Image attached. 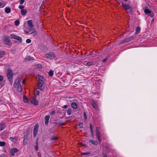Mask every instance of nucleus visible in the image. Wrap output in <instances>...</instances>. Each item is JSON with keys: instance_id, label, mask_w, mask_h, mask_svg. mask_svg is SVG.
Masks as SVG:
<instances>
[{"instance_id": "obj_41", "label": "nucleus", "mask_w": 157, "mask_h": 157, "mask_svg": "<svg viewBox=\"0 0 157 157\" xmlns=\"http://www.w3.org/2000/svg\"><path fill=\"white\" fill-rule=\"evenodd\" d=\"M25 2V0H20V3L21 4H23Z\"/></svg>"}, {"instance_id": "obj_53", "label": "nucleus", "mask_w": 157, "mask_h": 157, "mask_svg": "<svg viewBox=\"0 0 157 157\" xmlns=\"http://www.w3.org/2000/svg\"><path fill=\"white\" fill-rule=\"evenodd\" d=\"M22 82L23 83H25V79H24L23 80V81H22Z\"/></svg>"}, {"instance_id": "obj_40", "label": "nucleus", "mask_w": 157, "mask_h": 157, "mask_svg": "<svg viewBox=\"0 0 157 157\" xmlns=\"http://www.w3.org/2000/svg\"><path fill=\"white\" fill-rule=\"evenodd\" d=\"M78 126L79 128H82L83 127L82 123H80L79 124Z\"/></svg>"}, {"instance_id": "obj_17", "label": "nucleus", "mask_w": 157, "mask_h": 157, "mask_svg": "<svg viewBox=\"0 0 157 157\" xmlns=\"http://www.w3.org/2000/svg\"><path fill=\"white\" fill-rule=\"evenodd\" d=\"M92 104L93 107L95 109L98 110V106L97 104L95 103V102L93 101L92 102Z\"/></svg>"}, {"instance_id": "obj_10", "label": "nucleus", "mask_w": 157, "mask_h": 157, "mask_svg": "<svg viewBox=\"0 0 157 157\" xmlns=\"http://www.w3.org/2000/svg\"><path fill=\"white\" fill-rule=\"evenodd\" d=\"M31 30L29 32L32 31V32L29 33V34L32 35L33 36H35L37 35V32L35 31L34 28H32Z\"/></svg>"}, {"instance_id": "obj_44", "label": "nucleus", "mask_w": 157, "mask_h": 157, "mask_svg": "<svg viewBox=\"0 0 157 157\" xmlns=\"http://www.w3.org/2000/svg\"><path fill=\"white\" fill-rule=\"evenodd\" d=\"M95 131H96V133L97 132H99V129L98 127H96V129H95Z\"/></svg>"}, {"instance_id": "obj_18", "label": "nucleus", "mask_w": 157, "mask_h": 157, "mask_svg": "<svg viewBox=\"0 0 157 157\" xmlns=\"http://www.w3.org/2000/svg\"><path fill=\"white\" fill-rule=\"evenodd\" d=\"M27 23L29 26L31 28H31H34L33 27V22L31 20H29L28 21Z\"/></svg>"}, {"instance_id": "obj_9", "label": "nucleus", "mask_w": 157, "mask_h": 157, "mask_svg": "<svg viewBox=\"0 0 157 157\" xmlns=\"http://www.w3.org/2000/svg\"><path fill=\"white\" fill-rule=\"evenodd\" d=\"M122 6L124 7L126 10H128L130 12H131L132 10V9L130 6L128 5L125 4H124L123 2H122Z\"/></svg>"}, {"instance_id": "obj_39", "label": "nucleus", "mask_w": 157, "mask_h": 157, "mask_svg": "<svg viewBox=\"0 0 157 157\" xmlns=\"http://www.w3.org/2000/svg\"><path fill=\"white\" fill-rule=\"evenodd\" d=\"M90 154V152H83L82 153V154L83 155H89Z\"/></svg>"}, {"instance_id": "obj_11", "label": "nucleus", "mask_w": 157, "mask_h": 157, "mask_svg": "<svg viewBox=\"0 0 157 157\" xmlns=\"http://www.w3.org/2000/svg\"><path fill=\"white\" fill-rule=\"evenodd\" d=\"M31 103L35 105H38V102L36 100L35 98L34 97L32 98L31 99Z\"/></svg>"}, {"instance_id": "obj_24", "label": "nucleus", "mask_w": 157, "mask_h": 157, "mask_svg": "<svg viewBox=\"0 0 157 157\" xmlns=\"http://www.w3.org/2000/svg\"><path fill=\"white\" fill-rule=\"evenodd\" d=\"M5 5V3L4 2H0V8L4 7Z\"/></svg>"}, {"instance_id": "obj_23", "label": "nucleus", "mask_w": 157, "mask_h": 157, "mask_svg": "<svg viewBox=\"0 0 157 157\" xmlns=\"http://www.w3.org/2000/svg\"><path fill=\"white\" fill-rule=\"evenodd\" d=\"M27 11L25 9H23L21 10V13L22 15H25L27 13Z\"/></svg>"}, {"instance_id": "obj_25", "label": "nucleus", "mask_w": 157, "mask_h": 157, "mask_svg": "<svg viewBox=\"0 0 157 157\" xmlns=\"http://www.w3.org/2000/svg\"><path fill=\"white\" fill-rule=\"evenodd\" d=\"M140 31V29L139 27H137L136 29V33L139 34Z\"/></svg>"}, {"instance_id": "obj_28", "label": "nucleus", "mask_w": 157, "mask_h": 157, "mask_svg": "<svg viewBox=\"0 0 157 157\" xmlns=\"http://www.w3.org/2000/svg\"><path fill=\"white\" fill-rule=\"evenodd\" d=\"M48 74L50 76H52L53 75V71L52 70H50L48 73Z\"/></svg>"}, {"instance_id": "obj_49", "label": "nucleus", "mask_w": 157, "mask_h": 157, "mask_svg": "<svg viewBox=\"0 0 157 157\" xmlns=\"http://www.w3.org/2000/svg\"><path fill=\"white\" fill-rule=\"evenodd\" d=\"M67 107V105H64L62 107V108L63 109H66Z\"/></svg>"}, {"instance_id": "obj_37", "label": "nucleus", "mask_w": 157, "mask_h": 157, "mask_svg": "<svg viewBox=\"0 0 157 157\" xmlns=\"http://www.w3.org/2000/svg\"><path fill=\"white\" fill-rule=\"evenodd\" d=\"M39 93H40L39 91L38 90L36 91H35V95H39Z\"/></svg>"}, {"instance_id": "obj_4", "label": "nucleus", "mask_w": 157, "mask_h": 157, "mask_svg": "<svg viewBox=\"0 0 157 157\" xmlns=\"http://www.w3.org/2000/svg\"><path fill=\"white\" fill-rule=\"evenodd\" d=\"M19 78H17L15 81L14 86L15 88H18L19 89V91H21L22 90V88L21 86Z\"/></svg>"}, {"instance_id": "obj_14", "label": "nucleus", "mask_w": 157, "mask_h": 157, "mask_svg": "<svg viewBox=\"0 0 157 157\" xmlns=\"http://www.w3.org/2000/svg\"><path fill=\"white\" fill-rule=\"evenodd\" d=\"M6 127V124L5 123L2 122L0 124V130L1 131L3 130Z\"/></svg>"}, {"instance_id": "obj_43", "label": "nucleus", "mask_w": 157, "mask_h": 157, "mask_svg": "<svg viewBox=\"0 0 157 157\" xmlns=\"http://www.w3.org/2000/svg\"><path fill=\"white\" fill-rule=\"evenodd\" d=\"M55 112L54 111H52L51 113V115H54L55 114Z\"/></svg>"}, {"instance_id": "obj_51", "label": "nucleus", "mask_w": 157, "mask_h": 157, "mask_svg": "<svg viewBox=\"0 0 157 157\" xmlns=\"http://www.w3.org/2000/svg\"><path fill=\"white\" fill-rule=\"evenodd\" d=\"M106 60H107V59H105L103 60V62H105L106 61Z\"/></svg>"}, {"instance_id": "obj_38", "label": "nucleus", "mask_w": 157, "mask_h": 157, "mask_svg": "<svg viewBox=\"0 0 157 157\" xmlns=\"http://www.w3.org/2000/svg\"><path fill=\"white\" fill-rule=\"evenodd\" d=\"M31 41V40L30 39H28L26 40V42L27 43H30Z\"/></svg>"}, {"instance_id": "obj_8", "label": "nucleus", "mask_w": 157, "mask_h": 157, "mask_svg": "<svg viewBox=\"0 0 157 157\" xmlns=\"http://www.w3.org/2000/svg\"><path fill=\"white\" fill-rule=\"evenodd\" d=\"M38 128V124H36L34 126L33 131V135L34 137H35L37 134Z\"/></svg>"}, {"instance_id": "obj_45", "label": "nucleus", "mask_w": 157, "mask_h": 157, "mask_svg": "<svg viewBox=\"0 0 157 157\" xmlns=\"http://www.w3.org/2000/svg\"><path fill=\"white\" fill-rule=\"evenodd\" d=\"M98 141L100 142H101V137H98Z\"/></svg>"}, {"instance_id": "obj_42", "label": "nucleus", "mask_w": 157, "mask_h": 157, "mask_svg": "<svg viewBox=\"0 0 157 157\" xmlns=\"http://www.w3.org/2000/svg\"><path fill=\"white\" fill-rule=\"evenodd\" d=\"M28 139V136H25L24 138L23 141H25V140H27Z\"/></svg>"}, {"instance_id": "obj_52", "label": "nucleus", "mask_w": 157, "mask_h": 157, "mask_svg": "<svg viewBox=\"0 0 157 157\" xmlns=\"http://www.w3.org/2000/svg\"><path fill=\"white\" fill-rule=\"evenodd\" d=\"M14 139V138H13V137H10V140H11V141H13V140Z\"/></svg>"}, {"instance_id": "obj_46", "label": "nucleus", "mask_w": 157, "mask_h": 157, "mask_svg": "<svg viewBox=\"0 0 157 157\" xmlns=\"http://www.w3.org/2000/svg\"><path fill=\"white\" fill-rule=\"evenodd\" d=\"M3 78L2 76L0 75V81L3 80Z\"/></svg>"}, {"instance_id": "obj_56", "label": "nucleus", "mask_w": 157, "mask_h": 157, "mask_svg": "<svg viewBox=\"0 0 157 157\" xmlns=\"http://www.w3.org/2000/svg\"><path fill=\"white\" fill-rule=\"evenodd\" d=\"M46 157V156H45V157Z\"/></svg>"}, {"instance_id": "obj_55", "label": "nucleus", "mask_w": 157, "mask_h": 157, "mask_svg": "<svg viewBox=\"0 0 157 157\" xmlns=\"http://www.w3.org/2000/svg\"><path fill=\"white\" fill-rule=\"evenodd\" d=\"M59 124L61 125H63V124L59 123Z\"/></svg>"}, {"instance_id": "obj_32", "label": "nucleus", "mask_w": 157, "mask_h": 157, "mask_svg": "<svg viewBox=\"0 0 157 157\" xmlns=\"http://www.w3.org/2000/svg\"><path fill=\"white\" fill-rule=\"evenodd\" d=\"M42 67V66L40 64H37L35 65V67L38 68H41Z\"/></svg>"}, {"instance_id": "obj_33", "label": "nucleus", "mask_w": 157, "mask_h": 157, "mask_svg": "<svg viewBox=\"0 0 157 157\" xmlns=\"http://www.w3.org/2000/svg\"><path fill=\"white\" fill-rule=\"evenodd\" d=\"M15 24L16 25L18 26L20 24V21L18 20H16L15 21Z\"/></svg>"}, {"instance_id": "obj_22", "label": "nucleus", "mask_w": 157, "mask_h": 157, "mask_svg": "<svg viewBox=\"0 0 157 157\" xmlns=\"http://www.w3.org/2000/svg\"><path fill=\"white\" fill-rule=\"evenodd\" d=\"M5 11L6 13H9L10 12L11 9L10 8H5Z\"/></svg>"}, {"instance_id": "obj_36", "label": "nucleus", "mask_w": 157, "mask_h": 157, "mask_svg": "<svg viewBox=\"0 0 157 157\" xmlns=\"http://www.w3.org/2000/svg\"><path fill=\"white\" fill-rule=\"evenodd\" d=\"M19 8L20 9L23 10L24 8V6L23 5H20L19 6Z\"/></svg>"}, {"instance_id": "obj_6", "label": "nucleus", "mask_w": 157, "mask_h": 157, "mask_svg": "<svg viewBox=\"0 0 157 157\" xmlns=\"http://www.w3.org/2000/svg\"><path fill=\"white\" fill-rule=\"evenodd\" d=\"M144 12L145 14L149 15L151 17H153L154 16V13L152 11H151L147 9H146L144 10Z\"/></svg>"}, {"instance_id": "obj_12", "label": "nucleus", "mask_w": 157, "mask_h": 157, "mask_svg": "<svg viewBox=\"0 0 157 157\" xmlns=\"http://www.w3.org/2000/svg\"><path fill=\"white\" fill-rule=\"evenodd\" d=\"M25 60L26 62H32L33 61L34 59L33 57L28 56L25 58Z\"/></svg>"}, {"instance_id": "obj_34", "label": "nucleus", "mask_w": 157, "mask_h": 157, "mask_svg": "<svg viewBox=\"0 0 157 157\" xmlns=\"http://www.w3.org/2000/svg\"><path fill=\"white\" fill-rule=\"evenodd\" d=\"M36 145L35 146V149H36V151H37L38 150V142L37 141L36 142Z\"/></svg>"}, {"instance_id": "obj_2", "label": "nucleus", "mask_w": 157, "mask_h": 157, "mask_svg": "<svg viewBox=\"0 0 157 157\" xmlns=\"http://www.w3.org/2000/svg\"><path fill=\"white\" fill-rule=\"evenodd\" d=\"M13 74L12 71L11 69H9L7 71V73L6 75L8 80L10 83V84L11 85H12L13 84Z\"/></svg>"}, {"instance_id": "obj_19", "label": "nucleus", "mask_w": 157, "mask_h": 157, "mask_svg": "<svg viewBox=\"0 0 157 157\" xmlns=\"http://www.w3.org/2000/svg\"><path fill=\"white\" fill-rule=\"evenodd\" d=\"M71 106L74 109H76L77 108L78 106L77 103L75 102H73L71 103Z\"/></svg>"}, {"instance_id": "obj_29", "label": "nucleus", "mask_w": 157, "mask_h": 157, "mask_svg": "<svg viewBox=\"0 0 157 157\" xmlns=\"http://www.w3.org/2000/svg\"><path fill=\"white\" fill-rule=\"evenodd\" d=\"M93 64H94L93 62H87L86 63V65L87 66H91V65H93Z\"/></svg>"}, {"instance_id": "obj_21", "label": "nucleus", "mask_w": 157, "mask_h": 157, "mask_svg": "<svg viewBox=\"0 0 157 157\" xmlns=\"http://www.w3.org/2000/svg\"><path fill=\"white\" fill-rule=\"evenodd\" d=\"M89 140L90 142L93 145H97L98 144V142L97 141H96L95 140Z\"/></svg>"}, {"instance_id": "obj_20", "label": "nucleus", "mask_w": 157, "mask_h": 157, "mask_svg": "<svg viewBox=\"0 0 157 157\" xmlns=\"http://www.w3.org/2000/svg\"><path fill=\"white\" fill-rule=\"evenodd\" d=\"M90 130L91 132L92 136H94L93 130V127L91 124L90 123Z\"/></svg>"}, {"instance_id": "obj_30", "label": "nucleus", "mask_w": 157, "mask_h": 157, "mask_svg": "<svg viewBox=\"0 0 157 157\" xmlns=\"http://www.w3.org/2000/svg\"><path fill=\"white\" fill-rule=\"evenodd\" d=\"M6 145V143L4 141H2L0 142V146H4Z\"/></svg>"}, {"instance_id": "obj_7", "label": "nucleus", "mask_w": 157, "mask_h": 157, "mask_svg": "<svg viewBox=\"0 0 157 157\" xmlns=\"http://www.w3.org/2000/svg\"><path fill=\"white\" fill-rule=\"evenodd\" d=\"M10 36L12 38L17 40L19 43H21L22 42V38L19 36L14 34L11 35Z\"/></svg>"}, {"instance_id": "obj_54", "label": "nucleus", "mask_w": 157, "mask_h": 157, "mask_svg": "<svg viewBox=\"0 0 157 157\" xmlns=\"http://www.w3.org/2000/svg\"><path fill=\"white\" fill-rule=\"evenodd\" d=\"M103 157H107V156L105 155H104Z\"/></svg>"}, {"instance_id": "obj_5", "label": "nucleus", "mask_w": 157, "mask_h": 157, "mask_svg": "<svg viewBox=\"0 0 157 157\" xmlns=\"http://www.w3.org/2000/svg\"><path fill=\"white\" fill-rule=\"evenodd\" d=\"M44 57L48 59H51L54 58L55 57V54L52 52H49L48 53L45 54Z\"/></svg>"}, {"instance_id": "obj_47", "label": "nucleus", "mask_w": 157, "mask_h": 157, "mask_svg": "<svg viewBox=\"0 0 157 157\" xmlns=\"http://www.w3.org/2000/svg\"><path fill=\"white\" fill-rule=\"evenodd\" d=\"M84 118L86 119L87 118V117H86V113L85 112H84Z\"/></svg>"}, {"instance_id": "obj_26", "label": "nucleus", "mask_w": 157, "mask_h": 157, "mask_svg": "<svg viewBox=\"0 0 157 157\" xmlns=\"http://www.w3.org/2000/svg\"><path fill=\"white\" fill-rule=\"evenodd\" d=\"M5 54V52L4 51H0V59Z\"/></svg>"}, {"instance_id": "obj_13", "label": "nucleus", "mask_w": 157, "mask_h": 157, "mask_svg": "<svg viewBox=\"0 0 157 157\" xmlns=\"http://www.w3.org/2000/svg\"><path fill=\"white\" fill-rule=\"evenodd\" d=\"M18 151V150L16 148H12L10 151V153L11 155L13 156L15 153Z\"/></svg>"}, {"instance_id": "obj_31", "label": "nucleus", "mask_w": 157, "mask_h": 157, "mask_svg": "<svg viewBox=\"0 0 157 157\" xmlns=\"http://www.w3.org/2000/svg\"><path fill=\"white\" fill-rule=\"evenodd\" d=\"M71 109H68L67 111V113L68 115H70L71 114Z\"/></svg>"}, {"instance_id": "obj_48", "label": "nucleus", "mask_w": 157, "mask_h": 157, "mask_svg": "<svg viewBox=\"0 0 157 157\" xmlns=\"http://www.w3.org/2000/svg\"><path fill=\"white\" fill-rule=\"evenodd\" d=\"M1 157H8L5 154H2L1 156Z\"/></svg>"}, {"instance_id": "obj_27", "label": "nucleus", "mask_w": 157, "mask_h": 157, "mask_svg": "<svg viewBox=\"0 0 157 157\" xmlns=\"http://www.w3.org/2000/svg\"><path fill=\"white\" fill-rule=\"evenodd\" d=\"M23 100L25 102H27L28 101L27 98L25 95H24Z\"/></svg>"}, {"instance_id": "obj_1", "label": "nucleus", "mask_w": 157, "mask_h": 157, "mask_svg": "<svg viewBox=\"0 0 157 157\" xmlns=\"http://www.w3.org/2000/svg\"><path fill=\"white\" fill-rule=\"evenodd\" d=\"M39 81H38V86L39 88L41 91H43V90L44 88V86H43V84L44 83V79L42 76H40L39 77Z\"/></svg>"}, {"instance_id": "obj_15", "label": "nucleus", "mask_w": 157, "mask_h": 157, "mask_svg": "<svg viewBox=\"0 0 157 157\" xmlns=\"http://www.w3.org/2000/svg\"><path fill=\"white\" fill-rule=\"evenodd\" d=\"M50 117L49 115H47L45 117V123L46 125H47L48 123V121Z\"/></svg>"}, {"instance_id": "obj_3", "label": "nucleus", "mask_w": 157, "mask_h": 157, "mask_svg": "<svg viewBox=\"0 0 157 157\" xmlns=\"http://www.w3.org/2000/svg\"><path fill=\"white\" fill-rule=\"evenodd\" d=\"M2 39L3 42L6 44L8 45H11L12 43L10 41L9 38L7 36H3L2 37Z\"/></svg>"}, {"instance_id": "obj_50", "label": "nucleus", "mask_w": 157, "mask_h": 157, "mask_svg": "<svg viewBox=\"0 0 157 157\" xmlns=\"http://www.w3.org/2000/svg\"><path fill=\"white\" fill-rule=\"evenodd\" d=\"M52 140H57V138L56 137H53L52 138Z\"/></svg>"}, {"instance_id": "obj_16", "label": "nucleus", "mask_w": 157, "mask_h": 157, "mask_svg": "<svg viewBox=\"0 0 157 157\" xmlns=\"http://www.w3.org/2000/svg\"><path fill=\"white\" fill-rule=\"evenodd\" d=\"M133 38L134 37L132 36H131L130 37L124 40H123V42L130 41L132 40Z\"/></svg>"}, {"instance_id": "obj_35", "label": "nucleus", "mask_w": 157, "mask_h": 157, "mask_svg": "<svg viewBox=\"0 0 157 157\" xmlns=\"http://www.w3.org/2000/svg\"><path fill=\"white\" fill-rule=\"evenodd\" d=\"M96 134L97 135V138L98 137H100L101 136V133L100 132H96Z\"/></svg>"}]
</instances>
